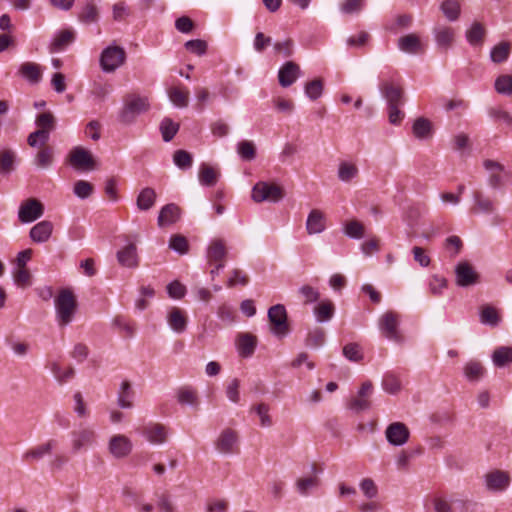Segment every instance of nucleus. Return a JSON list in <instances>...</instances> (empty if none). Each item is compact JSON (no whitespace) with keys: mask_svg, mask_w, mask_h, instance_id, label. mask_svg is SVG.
I'll return each instance as SVG.
<instances>
[{"mask_svg":"<svg viewBox=\"0 0 512 512\" xmlns=\"http://www.w3.org/2000/svg\"><path fill=\"white\" fill-rule=\"evenodd\" d=\"M76 308L77 302L73 293L67 289L60 291L55 298V309L59 325H68L73 320Z\"/></svg>","mask_w":512,"mask_h":512,"instance_id":"obj_1","label":"nucleus"},{"mask_svg":"<svg viewBox=\"0 0 512 512\" xmlns=\"http://www.w3.org/2000/svg\"><path fill=\"white\" fill-rule=\"evenodd\" d=\"M127 54L123 47L111 44L100 54L99 63L103 72L113 73L126 62Z\"/></svg>","mask_w":512,"mask_h":512,"instance_id":"obj_2","label":"nucleus"},{"mask_svg":"<svg viewBox=\"0 0 512 512\" xmlns=\"http://www.w3.org/2000/svg\"><path fill=\"white\" fill-rule=\"evenodd\" d=\"M149 109L147 97L131 95L126 99L125 105L119 114V120L124 124H131L136 117Z\"/></svg>","mask_w":512,"mask_h":512,"instance_id":"obj_3","label":"nucleus"},{"mask_svg":"<svg viewBox=\"0 0 512 512\" xmlns=\"http://www.w3.org/2000/svg\"><path fill=\"white\" fill-rule=\"evenodd\" d=\"M284 195L283 188L276 183L260 181L252 189V199L257 203L264 201L277 203L283 199Z\"/></svg>","mask_w":512,"mask_h":512,"instance_id":"obj_4","label":"nucleus"},{"mask_svg":"<svg viewBox=\"0 0 512 512\" xmlns=\"http://www.w3.org/2000/svg\"><path fill=\"white\" fill-rule=\"evenodd\" d=\"M215 449L223 455L236 454L239 451V434L232 428L223 429L214 441Z\"/></svg>","mask_w":512,"mask_h":512,"instance_id":"obj_5","label":"nucleus"},{"mask_svg":"<svg viewBox=\"0 0 512 512\" xmlns=\"http://www.w3.org/2000/svg\"><path fill=\"white\" fill-rule=\"evenodd\" d=\"M268 319L272 325L271 331L277 336H284L289 332L287 312L282 304H276L269 308Z\"/></svg>","mask_w":512,"mask_h":512,"instance_id":"obj_6","label":"nucleus"},{"mask_svg":"<svg viewBox=\"0 0 512 512\" xmlns=\"http://www.w3.org/2000/svg\"><path fill=\"white\" fill-rule=\"evenodd\" d=\"M96 442V433L90 427H80L71 433V450L74 454L91 447Z\"/></svg>","mask_w":512,"mask_h":512,"instance_id":"obj_7","label":"nucleus"},{"mask_svg":"<svg viewBox=\"0 0 512 512\" xmlns=\"http://www.w3.org/2000/svg\"><path fill=\"white\" fill-rule=\"evenodd\" d=\"M43 213V204L35 198H29L21 203L18 210V219L21 223H31L39 219Z\"/></svg>","mask_w":512,"mask_h":512,"instance_id":"obj_8","label":"nucleus"},{"mask_svg":"<svg viewBox=\"0 0 512 512\" xmlns=\"http://www.w3.org/2000/svg\"><path fill=\"white\" fill-rule=\"evenodd\" d=\"M455 282L460 287H469L479 282V274L468 261H460L455 267Z\"/></svg>","mask_w":512,"mask_h":512,"instance_id":"obj_9","label":"nucleus"},{"mask_svg":"<svg viewBox=\"0 0 512 512\" xmlns=\"http://www.w3.org/2000/svg\"><path fill=\"white\" fill-rule=\"evenodd\" d=\"M70 164L77 170H93L96 162L87 149L77 146L74 147L69 154Z\"/></svg>","mask_w":512,"mask_h":512,"instance_id":"obj_10","label":"nucleus"},{"mask_svg":"<svg viewBox=\"0 0 512 512\" xmlns=\"http://www.w3.org/2000/svg\"><path fill=\"white\" fill-rule=\"evenodd\" d=\"M373 392V385L370 381H366L362 384L357 395L353 397L349 403L348 408L356 413L370 409L371 400L370 397Z\"/></svg>","mask_w":512,"mask_h":512,"instance_id":"obj_11","label":"nucleus"},{"mask_svg":"<svg viewBox=\"0 0 512 512\" xmlns=\"http://www.w3.org/2000/svg\"><path fill=\"white\" fill-rule=\"evenodd\" d=\"M485 486L491 492H502L506 490L511 482L510 474L503 470H493L484 477Z\"/></svg>","mask_w":512,"mask_h":512,"instance_id":"obj_12","label":"nucleus"},{"mask_svg":"<svg viewBox=\"0 0 512 512\" xmlns=\"http://www.w3.org/2000/svg\"><path fill=\"white\" fill-rule=\"evenodd\" d=\"M410 431L402 422H393L385 430L387 441L393 446H402L409 440Z\"/></svg>","mask_w":512,"mask_h":512,"instance_id":"obj_13","label":"nucleus"},{"mask_svg":"<svg viewBox=\"0 0 512 512\" xmlns=\"http://www.w3.org/2000/svg\"><path fill=\"white\" fill-rule=\"evenodd\" d=\"M166 322L172 331L176 334H182L187 329L188 316L183 309L172 306L167 310Z\"/></svg>","mask_w":512,"mask_h":512,"instance_id":"obj_14","label":"nucleus"},{"mask_svg":"<svg viewBox=\"0 0 512 512\" xmlns=\"http://www.w3.org/2000/svg\"><path fill=\"white\" fill-rule=\"evenodd\" d=\"M380 92L389 106H402L404 104V91L403 89L392 83V82H382L380 84Z\"/></svg>","mask_w":512,"mask_h":512,"instance_id":"obj_15","label":"nucleus"},{"mask_svg":"<svg viewBox=\"0 0 512 512\" xmlns=\"http://www.w3.org/2000/svg\"><path fill=\"white\" fill-rule=\"evenodd\" d=\"M57 446L58 441L56 439H49L28 449L23 454V459L26 461H40L44 457L50 456Z\"/></svg>","mask_w":512,"mask_h":512,"instance_id":"obj_16","label":"nucleus"},{"mask_svg":"<svg viewBox=\"0 0 512 512\" xmlns=\"http://www.w3.org/2000/svg\"><path fill=\"white\" fill-rule=\"evenodd\" d=\"M399 324V316L393 311H387L379 319V328L384 335L391 340H398L399 335L397 327Z\"/></svg>","mask_w":512,"mask_h":512,"instance_id":"obj_17","label":"nucleus"},{"mask_svg":"<svg viewBox=\"0 0 512 512\" xmlns=\"http://www.w3.org/2000/svg\"><path fill=\"white\" fill-rule=\"evenodd\" d=\"M108 448L115 458H124L132 451V442L125 435H114L109 440Z\"/></svg>","mask_w":512,"mask_h":512,"instance_id":"obj_18","label":"nucleus"},{"mask_svg":"<svg viewBox=\"0 0 512 512\" xmlns=\"http://www.w3.org/2000/svg\"><path fill=\"white\" fill-rule=\"evenodd\" d=\"M301 75V69L298 64L293 61L286 62L278 72L279 84L286 88L291 86Z\"/></svg>","mask_w":512,"mask_h":512,"instance_id":"obj_19","label":"nucleus"},{"mask_svg":"<svg viewBox=\"0 0 512 512\" xmlns=\"http://www.w3.org/2000/svg\"><path fill=\"white\" fill-rule=\"evenodd\" d=\"M228 250L222 239H214L210 242L207 249V261L209 264L224 263Z\"/></svg>","mask_w":512,"mask_h":512,"instance_id":"obj_20","label":"nucleus"},{"mask_svg":"<svg viewBox=\"0 0 512 512\" xmlns=\"http://www.w3.org/2000/svg\"><path fill=\"white\" fill-rule=\"evenodd\" d=\"M116 256L121 266L127 268H136L139 265L137 246L134 243H129L124 246L117 252Z\"/></svg>","mask_w":512,"mask_h":512,"instance_id":"obj_21","label":"nucleus"},{"mask_svg":"<svg viewBox=\"0 0 512 512\" xmlns=\"http://www.w3.org/2000/svg\"><path fill=\"white\" fill-rule=\"evenodd\" d=\"M326 229L325 214L319 209H312L306 220V231L309 235L320 234Z\"/></svg>","mask_w":512,"mask_h":512,"instance_id":"obj_22","label":"nucleus"},{"mask_svg":"<svg viewBox=\"0 0 512 512\" xmlns=\"http://www.w3.org/2000/svg\"><path fill=\"white\" fill-rule=\"evenodd\" d=\"M53 228L52 222L43 220L30 229L29 236L35 243H45L50 239Z\"/></svg>","mask_w":512,"mask_h":512,"instance_id":"obj_23","label":"nucleus"},{"mask_svg":"<svg viewBox=\"0 0 512 512\" xmlns=\"http://www.w3.org/2000/svg\"><path fill=\"white\" fill-rule=\"evenodd\" d=\"M143 435L152 444H163L167 440V429L159 423H150L143 429Z\"/></svg>","mask_w":512,"mask_h":512,"instance_id":"obj_24","label":"nucleus"},{"mask_svg":"<svg viewBox=\"0 0 512 512\" xmlns=\"http://www.w3.org/2000/svg\"><path fill=\"white\" fill-rule=\"evenodd\" d=\"M433 34L438 47L447 50L452 46L455 38L452 27L439 25L433 29Z\"/></svg>","mask_w":512,"mask_h":512,"instance_id":"obj_25","label":"nucleus"},{"mask_svg":"<svg viewBox=\"0 0 512 512\" xmlns=\"http://www.w3.org/2000/svg\"><path fill=\"white\" fill-rule=\"evenodd\" d=\"M236 345L240 356L247 358L254 353L257 338L250 333H240L237 336Z\"/></svg>","mask_w":512,"mask_h":512,"instance_id":"obj_26","label":"nucleus"},{"mask_svg":"<svg viewBox=\"0 0 512 512\" xmlns=\"http://www.w3.org/2000/svg\"><path fill=\"white\" fill-rule=\"evenodd\" d=\"M18 74L31 84H37L42 79V68L34 62H24L19 66Z\"/></svg>","mask_w":512,"mask_h":512,"instance_id":"obj_27","label":"nucleus"},{"mask_svg":"<svg viewBox=\"0 0 512 512\" xmlns=\"http://www.w3.org/2000/svg\"><path fill=\"white\" fill-rule=\"evenodd\" d=\"M135 393L132 390L129 381L124 380L117 393V404L122 409H131L134 407Z\"/></svg>","mask_w":512,"mask_h":512,"instance_id":"obj_28","label":"nucleus"},{"mask_svg":"<svg viewBox=\"0 0 512 512\" xmlns=\"http://www.w3.org/2000/svg\"><path fill=\"white\" fill-rule=\"evenodd\" d=\"M474 206L471 208V213L479 214H492L495 211V205L492 199L485 196L482 192L475 191L473 193Z\"/></svg>","mask_w":512,"mask_h":512,"instance_id":"obj_29","label":"nucleus"},{"mask_svg":"<svg viewBox=\"0 0 512 512\" xmlns=\"http://www.w3.org/2000/svg\"><path fill=\"white\" fill-rule=\"evenodd\" d=\"M398 48L405 53L417 54L422 49L420 38L414 34H407L398 39Z\"/></svg>","mask_w":512,"mask_h":512,"instance_id":"obj_30","label":"nucleus"},{"mask_svg":"<svg viewBox=\"0 0 512 512\" xmlns=\"http://www.w3.org/2000/svg\"><path fill=\"white\" fill-rule=\"evenodd\" d=\"M180 216V209L177 205L171 203L165 205L158 216V225L160 227H164L166 225H171L175 223Z\"/></svg>","mask_w":512,"mask_h":512,"instance_id":"obj_31","label":"nucleus"},{"mask_svg":"<svg viewBox=\"0 0 512 512\" xmlns=\"http://www.w3.org/2000/svg\"><path fill=\"white\" fill-rule=\"evenodd\" d=\"M219 176L220 172L208 164L203 163L200 166L198 179L202 186H214L217 183Z\"/></svg>","mask_w":512,"mask_h":512,"instance_id":"obj_32","label":"nucleus"},{"mask_svg":"<svg viewBox=\"0 0 512 512\" xmlns=\"http://www.w3.org/2000/svg\"><path fill=\"white\" fill-rule=\"evenodd\" d=\"M492 362L498 368H504L512 364V347L500 346L492 353Z\"/></svg>","mask_w":512,"mask_h":512,"instance_id":"obj_33","label":"nucleus"},{"mask_svg":"<svg viewBox=\"0 0 512 512\" xmlns=\"http://www.w3.org/2000/svg\"><path fill=\"white\" fill-rule=\"evenodd\" d=\"M501 321L498 310L491 305H483L480 309V322L484 325L496 327Z\"/></svg>","mask_w":512,"mask_h":512,"instance_id":"obj_34","label":"nucleus"},{"mask_svg":"<svg viewBox=\"0 0 512 512\" xmlns=\"http://www.w3.org/2000/svg\"><path fill=\"white\" fill-rule=\"evenodd\" d=\"M170 101L177 107L184 108L189 103V91L180 87L174 86L168 90Z\"/></svg>","mask_w":512,"mask_h":512,"instance_id":"obj_35","label":"nucleus"},{"mask_svg":"<svg viewBox=\"0 0 512 512\" xmlns=\"http://www.w3.org/2000/svg\"><path fill=\"white\" fill-rule=\"evenodd\" d=\"M156 200V192L153 188L146 187L141 190L137 197V207L140 210L146 211L149 210L155 203Z\"/></svg>","mask_w":512,"mask_h":512,"instance_id":"obj_36","label":"nucleus"},{"mask_svg":"<svg viewBox=\"0 0 512 512\" xmlns=\"http://www.w3.org/2000/svg\"><path fill=\"white\" fill-rule=\"evenodd\" d=\"M334 304L331 300H323L314 308V314L319 322L330 320L334 314Z\"/></svg>","mask_w":512,"mask_h":512,"instance_id":"obj_37","label":"nucleus"},{"mask_svg":"<svg viewBox=\"0 0 512 512\" xmlns=\"http://www.w3.org/2000/svg\"><path fill=\"white\" fill-rule=\"evenodd\" d=\"M412 130L416 138L426 139L431 136L432 125L428 119L419 117L414 121Z\"/></svg>","mask_w":512,"mask_h":512,"instance_id":"obj_38","label":"nucleus"},{"mask_svg":"<svg viewBox=\"0 0 512 512\" xmlns=\"http://www.w3.org/2000/svg\"><path fill=\"white\" fill-rule=\"evenodd\" d=\"M53 155V148L50 146H44L37 152L34 163L38 168L46 169L52 165Z\"/></svg>","mask_w":512,"mask_h":512,"instance_id":"obj_39","label":"nucleus"},{"mask_svg":"<svg viewBox=\"0 0 512 512\" xmlns=\"http://www.w3.org/2000/svg\"><path fill=\"white\" fill-rule=\"evenodd\" d=\"M510 52L511 44L509 42H500L492 48L490 58L494 63H502L508 59Z\"/></svg>","mask_w":512,"mask_h":512,"instance_id":"obj_40","label":"nucleus"},{"mask_svg":"<svg viewBox=\"0 0 512 512\" xmlns=\"http://www.w3.org/2000/svg\"><path fill=\"white\" fill-rule=\"evenodd\" d=\"M358 167L350 162L343 161L338 167V178L342 182H350L358 176Z\"/></svg>","mask_w":512,"mask_h":512,"instance_id":"obj_41","label":"nucleus"},{"mask_svg":"<svg viewBox=\"0 0 512 512\" xmlns=\"http://www.w3.org/2000/svg\"><path fill=\"white\" fill-rule=\"evenodd\" d=\"M485 36V28L482 24L475 22L466 32L467 41L473 46L482 45Z\"/></svg>","mask_w":512,"mask_h":512,"instance_id":"obj_42","label":"nucleus"},{"mask_svg":"<svg viewBox=\"0 0 512 512\" xmlns=\"http://www.w3.org/2000/svg\"><path fill=\"white\" fill-rule=\"evenodd\" d=\"M56 117L53 115L52 112L46 111L43 113H40L36 116L35 124L37 126V129H43L50 132H53L56 128Z\"/></svg>","mask_w":512,"mask_h":512,"instance_id":"obj_43","label":"nucleus"},{"mask_svg":"<svg viewBox=\"0 0 512 512\" xmlns=\"http://www.w3.org/2000/svg\"><path fill=\"white\" fill-rule=\"evenodd\" d=\"M98 19V7L93 1H88L79 15V20L85 24H91L97 22Z\"/></svg>","mask_w":512,"mask_h":512,"instance_id":"obj_44","label":"nucleus"},{"mask_svg":"<svg viewBox=\"0 0 512 512\" xmlns=\"http://www.w3.org/2000/svg\"><path fill=\"white\" fill-rule=\"evenodd\" d=\"M50 131L37 129L27 137V143L30 147H44L50 139Z\"/></svg>","mask_w":512,"mask_h":512,"instance_id":"obj_45","label":"nucleus"},{"mask_svg":"<svg viewBox=\"0 0 512 512\" xmlns=\"http://www.w3.org/2000/svg\"><path fill=\"white\" fill-rule=\"evenodd\" d=\"M75 35L71 30L61 31L51 44L52 51H60L74 41Z\"/></svg>","mask_w":512,"mask_h":512,"instance_id":"obj_46","label":"nucleus"},{"mask_svg":"<svg viewBox=\"0 0 512 512\" xmlns=\"http://www.w3.org/2000/svg\"><path fill=\"white\" fill-rule=\"evenodd\" d=\"M484 372V367L477 361H470L464 367V375L469 381H478L482 378Z\"/></svg>","mask_w":512,"mask_h":512,"instance_id":"obj_47","label":"nucleus"},{"mask_svg":"<svg viewBox=\"0 0 512 512\" xmlns=\"http://www.w3.org/2000/svg\"><path fill=\"white\" fill-rule=\"evenodd\" d=\"M177 400L182 405L196 406L198 404L196 391L188 387L180 388L177 391Z\"/></svg>","mask_w":512,"mask_h":512,"instance_id":"obj_48","label":"nucleus"},{"mask_svg":"<svg viewBox=\"0 0 512 512\" xmlns=\"http://www.w3.org/2000/svg\"><path fill=\"white\" fill-rule=\"evenodd\" d=\"M343 231L346 236L353 238V239H360L365 235L364 225L357 220L348 221L344 225Z\"/></svg>","mask_w":512,"mask_h":512,"instance_id":"obj_49","label":"nucleus"},{"mask_svg":"<svg viewBox=\"0 0 512 512\" xmlns=\"http://www.w3.org/2000/svg\"><path fill=\"white\" fill-rule=\"evenodd\" d=\"M495 90L499 94L512 95V74H503L496 78Z\"/></svg>","mask_w":512,"mask_h":512,"instance_id":"obj_50","label":"nucleus"},{"mask_svg":"<svg viewBox=\"0 0 512 512\" xmlns=\"http://www.w3.org/2000/svg\"><path fill=\"white\" fill-rule=\"evenodd\" d=\"M179 125L170 118H164L160 124V130L165 142H169L178 132Z\"/></svg>","mask_w":512,"mask_h":512,"instance_id":"obj_51","label":"nucleus"},{"mask_svg":"<svg viewBox=\"0 0 512 512\" xmlns=\"http://www.w3.org/2000/svg\"><path fill=\"white\" fill-rule=\"evenodd\" d=\"M299 295L303 298L304 304L315 303L320 299V292L317 288L305 284L298 289Z\"/></svg>","mask_w":512,"mask_h":512,"instance_id":"obj_52","label":"nucleus"},{"mask_svg":"<svg viewBox=\"0 0 512 512\" xmlns=\"http://www.w3.org/2000/svg\"><path fill=\"white\" fill-rule=\"evenodd\" d=\"M51 372L60 384L65 383L69 379H72L75 374V371L72 367L63 370L57 362L51 363Z\"/></svg>","mask_w":512,"mask_h":512,"instance_id":"obj_53","label":"nucleus"},{"mask_svg":"<svg viewBox=\"0 0 512 512\" xmlns=\"http://www.w3.org/2000/svg\"><path fill=\"white\" fill-rule=\"evenodd\" d=\"M441 10L447 19L455 21L460 14V5L457 1L445 0L441 4Z\"/></svg>","mask_w":512,"mask_h":512,"instance_id":"obj_54","label":"nucleus"},{"mask_svg":"<svg viewBox=\"0 0 512 512\" xmlns=\"http://www.w3.org/2000/svg\"><path fill=\"white\" fill-rule=\"evenodd\" d=\"M343 355L349 361L360 362L363 359V351L359 344L348 343L343 347Z\"/></svg>","mask_w":512,"mask_h":512,"instance_id":"obj_55","label":"nucleus"},{"mask_svg":"<svg viewBox=\"0 0 512 512\" xmlns=\"http://www.w3.org/2000/svg\"><path fill=\"white\" fill-rule=\"evenodd\" d=\"M382 388L389 394H397L401 390V381L393 374H387L382 380Z\"/></svg>","mask_w":512,"mask_h":512,"instance_id":"obj_56","label":"nucleus"},{"mask_svg":"<svg viewBox=\"0 0 512 512\" xmlns=\"http://www.w3.org/2000/svg\"><path fill=\"white\" fill-rule=\"evenodd\" d=\"M325 342V332L321 328H315L310 331L306 338V346L311 348H317L324 344Z\"/></svg>","mask_w":512,"mask_h":512,"instance_id":"obj_57","label":"nucleus"},{"mask_svg":"<svg viewBox=\"0 0 512 512\" xmlns=\"http://www.w3.org/2000/svg\"><path fill=\"white\" fill-rule=\"evenodd\" d=\"M74 194L80 199L90 197L94 192V186L85 180H78L74 184Z\"/></svg>","mask_w":512,"mask_h":512,"instance_id":"obj_58","label":"nucleus"},{"mask_svg":"<svg viewBox=\"0 0 512 512\" xmlns=\"http://www.w3.org/2000/svg\"><path fill=\"white\" fill-rule=\"evenodd\" d=\"M169 248L183 255L189 251V244L184 236L173 235L169 241Z\"/></svg>","mask_w":512,"mask_h":512,"instance_id":"obj_59","label":"nucleus"},{"mask_svg":"<svg viewBox=\"0 0 512 512\" xmlns=\"http://www.w3.org/2000/svg\"><path fill=\"white\" fill-rule=\"evenodd\" d=\"M254 411L259 416L260 426L264 428H269L272 426L273 422L271 416L269 415V406L265 403H260L255 406Z\"/></svg>","mask_w":512,"mask_h":512,"instance_id":"obj_60","label":"nucleus"},{"mask_svg":"<svg viewBox=\"0 0 512 512\" xmlns=\"http://www.w3.org/2000/svg\"><path fill=\"white\" fill-rule=\"evenodd\" d=\"M323 92V83L320 79H314L305 85V93L311 100H317Z\"/></svg>","mask_w":512,"mask_h":512,"instance_id":"obj_61","label":"nucleus"},{"mask_svg":"<svg viewBox=\"0 0 512 512\" xmlns=\"http://www.w3.org/2000/svg\"><path fill=\"white\" fill-rule=\"evenodd\" d=\"M237 151L244 160H253L256 155L254 144L247 140H243L238 143Z\"/></svg>","mask_w":512,"mask_h":512,"instance_id":"obj_62","label":"nucleus"},{"mask_svg":"<svg viewBox=\"0 0 512 512\" xmlns=\"http://www.w3.org/2000/svg\"><path fill=\"white\" fill-rule=\"evenodd\" d=\"M173 160L180 169H188L192 165V156L185 150H177L174 153Z\"/></svg>","mask_w":512,"mask_h":512,"instance_id":"obj_63","label":"nucleus"},{"mask_svg":"<svg viewBox=\"0 0 512 512\" xmlns=\"http://www.w3.org/2000/svg\"><path fill=\"white\" fill-rule=\"evenodd\" d=\"M15 283L22 287H28L31 285V273L27 268H17V270L13 273Z\"/></svg>","mask_w":512,"mask_h":512,"instance_id":"obj_64","label":"nucleus"}]
</instances>
